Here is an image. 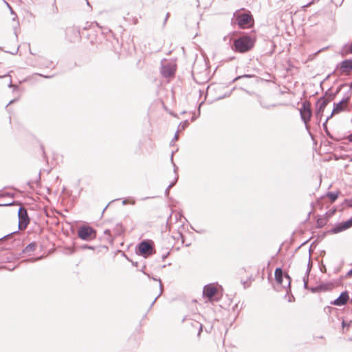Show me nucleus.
I'll return each mask as SVG.
<instances>
[{"instance_id": "nucleus-1", "label": "nucleus", "mask_w": 352, "mask_h": 352, "mask_svg": "<svg viewBox=\"0 0 352 352\" xmlns=\"http://www.w3.org/2000/svg\"><path fill=\"white\" fill-rule=\"evenodd\" d=\"M255 35H244L234 41L233 50L239 53H245L251 50L255 44Z\"/></svg>"}, {"instance_id": "nucleus-2", "label": "nucleus", "mask_w": 352, "mask_h": 352, "mask_svg": "<svg viewBox=\"0 0 352 352\" xmlns=\"http://www.w3.org/2000/svg\"><path fill=\"white\" fill-rule=\"evenodd\" d=\"M300 118L307 129H309V122L312 116L311 106L309 101L305 100L299 109Z\"/></svg>"}, {"instance_id": "nucleus-7", "label": "nucleus", "mask_w": 352, "mask_h": 352, "mask_svg": "<svg viewBox=\"0 0 352 352\" xmlns=\"http://www.w3.org/2000/svg\"><path fill=\"white\" fill-rule=\"evenodd\" d=\"M78 234L81 239L89 240L96 237V232L91 227L82 226L79 228Z\"/></svg>"}, {"instance_id": "nucleus-21", "label": "nucleus", "mask_w": 352, "mask_h": 352, "mask_svg": "<svg viewBox=\"0 0 352 352\" xmlns=\"http://www.w3.org/2000/svg\"><path fill=\"white\" fill-rule=\"evenodd\" d=\"M15 233H16V232H12L10 234H8L7 235H5L4 236H3L2 238L0 239V241L3 240L4 239H8V238L10 237L13 234H15Z\"/></svg>"}, {"instance_id": "nucleus-16", "label": "nucleus", "mask_w": 352, "mask_h": 352, "mask_svg": "<svg viewBox=\"0 0 352 352\" xmlns=\"http://www.w3.org/2000/svg\"><path fill=\"white\" fill-rule=\"evenodd\" d=\"M327 196L329 198L331 202H334L338 198V194L332 192H328Z\"/></svg>"}, {"instance_id": "nucleus-27", "label": "nucleus", "mask_w": 352, "mask_h": 352, "mask_svg": "<svg viewBox=\"0 0 352 352\" xmlns=\"http://www.w3.org/2000/svg\"><path fill=\"white\" fill-rule=\"evenodd\" d=\"M342 327L344 328V327L346 326V322L344 320L342 321Z\"/></svg>"}, {"instance_id": "nucleus-31", "label": "nucleus", "mask_w": 352, "mask_h": 352, "mask_svg": "<svg viewBox=\"0 0 352 352\" xmlns=\"http://www.w3.org/2000/svg\"><path fill=\"white\" fill-rule=\"evenodd\" d=\"M351 303L352 304V299L351 300Z\"/></svg>"}, {"instance_id": "nucleus-6", "label": "nucleus", "mask_w": 352, "mask_h": 352, "mask_svg": "<svg viewBox=\"0 0 352 352\" xmlns=\"http://www.w3.org/2000/svg\"><path fill=\"white\" fill-rule=\"evenodd\" d=\"M349 100L350 96H346L342 100H340L338 103H335L333 111L331 115L327 118L326 122H327L329 119L333 116V115L338 114L346 110L349 105Z\"/></svg>"}, {"instance_id": "nucleus-20", "label": "nucleus", "mask_w": 352, "mask_h": 352, "mask_svg": "<svg viewBox=\"0 0 352 352\" xmlns=\"http://www.w3.org/2000/svg\"><path fill=\"white\" fill-rule=\"evenodd\" d=\"M346 51L348 53L352 54V43L346 47Z\"/></svg>"}, {"instance_id": "nucleus-8", "label": "nucleus", "mask_w": 352, "mask_h": 352, "mask_svg": "<svg viewBox=\"0 0 352 352\" xmlns=\"http://www.w3.org/2000/svg\"><path fill=\"white\" fill-rule=\"evenodd\" d=\"M138 252L140 255L147 257L154 254L155 251L151 242L143 241L138 245Z\"/></svg>"}, {"instance_id": "nucleus-12", "label": "nucleus", "mask_w": 352, "mask_h": 352, "mask_svg": "<svg viewBox=\"0 0 352 352\" xmlns=\"http://www.w3.org/2000/svg\"><path fill=\"white\" fill-rule=\"evenodd\" d=\"M349 300V293L347 291H344L340 294L338 298L331 302V304L336 306H342L346 305Z\"/></svg>"}, {"instance_id": "nucleus-23", "label": "nucleus", "mask_w": 352, "mask_h": 352, "mask_svg": "<svg viewBox=\"0 0 352 352\" xmlns=\"http://www.w3.org/2000/svg\"><path fill=\"white\" fill-rule=\"evenodd\" d=\"M187 125H188V122H187V121H185L182 124H181L179 126V128L182 129H184Z\"/></svg>"}, {"instance_id": "nucleus-25", "label": "nucleus", "mask_w": 352, "mask_h": 352, "mask_svg": "<svg viewBox=\"0 0 352 352\" xmlns=\"http://www.w3.org/2000/svg\"><path fill=\"white\" fill-rule=\"evenodd\" d=\"M346 139L349 141V142H352V133L350 134L347 138Z\"/></svg>"}, {"instance_id": "nucleus-5", "label": "nucleus", "mask_w": 352, "mask_h": 352, "mask_svg": "<svg viewBox=\"0 0 352 352\" xmlns=\"http://www.w3.org/2000/svg\"><path fill=\"white\" fill-rule=\"evenodd\" d=\"M274 275L277 283L281 285L285 289L289 287L291 280L287 274H283V270L280 268H276Z\"/></svg>"}, {"instance_id": "nucleus-28", "label": "nucleus", "mask_w": 352, "mask_h": 352, "mask_svg": "<svg viewBox=\"0 0 352 352\" xmlns=\"http://www.w3.org/2000/svg\"><path fill=\"white\" fill-rule=\"evenodd\" d=\"M349 204L351 207H352V199L349 201Z\"/></svg>"}, {"instance_id": "nucleus-24", "label": "nucleus", "mask_w": 352, "mask_h": 352, "mask_svg": "<svg viewBox=\"0 0 352 352\" xmlns=\"http://www.w3.org/2000/svg\"><path fill=\"white\" fill-rule=\"evenodd\" d=\"M346 278L352 277V269L350 270L346 274Z\"/></svg>"}, {"instance_id": "nucleus-3", "label": "nucleus", "mask_w": 352, "mask_h": 352, "mask_svg": "<svg viewBox=\"0 0 352 352\" xmlns=\"http://www.w3.org/2000/svg\"><path fill=\"white\" fill-rule=\"evenodd\" d=\"M332 100L331 96H329L328 97L326 96H324L322 97H320L316 104V112L315 115L317 119L321 120L324 109L328 104V103Z\"/></svg>"}, {"instance_id": "nucleus-29", "label": "nucleus", "mask_w": 352, "mask_h": 352, "mask_svg": "<svg viewBox=\"0 0 352 352\" xmlns=\"http://www.w3.org/2000/svg\"><path fill=\"white\" fill-rule=\"evenodd\" d=\"M175 140H177L178 138V134H177V132L176 133L175 135V138H174Z\"/></svg>"}, {"instance_id": "nucleus-19", "label": "nucleus", "mask_w": 352, "mask_h": 352, "mask_svg": "<svg viewBox=\"0 0 352 352\" xmlns=\"http://www.w3.org/2000/svg\"><path fill=\"white\" fill-rule=\"evenodd\" d=\"M333 310V308L330 306H327L324 308V311L326 313H331Z\"/></svg>"}, {"instance_id": "nucleus-13", "label": "nucleus", "mask_w": 352, "mask_h": 352, "mask_svg": "<svg viewBox=\"0 0 352 352\" xmlns=\"http://www.w3.org/2000/svg\"><path fill=\"white\" fill-rule=\"evenodd\" d=\"M236 16L238 22H251L253 21L252 16L249 11H239Z\"/></svg>"}, {"instance_id": "nucleus-26", "label": "nucleus", "mask_w": 352, "mask_h": 352, "mask_svg": "<svg viewBox=\"0 0 352 352\" xmlns=\"http://www.w3.org/2000/svg\"><path fill=\"white\" fill-rule=\"evenodd\" d=\"M104 234H108V235H110V234H111V233H110V232H111L110 230H104Z\"/></svg>"}, {"instance_id": "nucleus-17", "label": "nucleus", "mask_w": 352, "mask_h": 352, "mask_svg": "<svg viewBox=\"0 0 352 352\" xmlns=\"http://www.w3.org/2000/svg\"><path fill=\"white\" fill-rule=\"evenodd\" d=\"M193 325L198 328V329H199L198 335H199L201 333V332L202 331V328H203L202 324L199 323V322L195 321V324Z\"/></svg>"}, {"instance_id": "nucleus-11", "label": "nucleus", "mask_w": 352, "mask_h": 352, "mask_svg": "<svg viewBox=\"0 0 352 352\" xmlns=\"http://www.w3.org/2000/svg\"><path fill=\"white\" fill-rule=\"evenodd\" d=\"M341 74H349L352 71V60L342 61L337 67Z\"/></svg>"}, {"instance_id": "nucleus-10", "label": "nucleus", "mask_w": 352, "mask_h": 352, "mask_svg": "<svg viewBox=\"0 0 352 352\" xmlns=\"http://www.w3.org/2000/svg\"><path fill=\"white\" fill-rule=\"evenodd\" d=\"M176 70V65L172 63L164 64L162 67L161 73L165 78L174 75Z\"/></svg>"}, {"instance_id": "nucleus-30", "label": "nucleus", "mask_w": 352, "mask_h": 352, "mask_svg": "<svg viewBox=\"0 0 352 352\" xmlns=\"http://www.w3.org/2000/svg\"><path fill=\"white\" fill-rule=\"evenodd\" d=\"M173 184H171L170 185H169L168 188H171V187L173 186Z\"/></svg>"}, {"instance_id": "nucleus-4", "label": "nucleus", "mask_w": 352, "mask_h": 352, "mask_svg": "<svg viewBox=\"0 0 352 352\" xmlns=\"http://www.w3.org/2000/svg\"><path fill=\"white\" fill-rule=\"evenodd\" d=\"M217 293V287L214 284H208L204 286L203 289V296L206 298L208 302L218 300V298H216Z\"/></svg>"}, {"instance_id": "nucleus-9", "label": "nucleus", "mask_w": 352, "mask_h": 352, "mask_svg": "<svg viewBox=\"0 0 352 352\" xmlns=\"http://www.w3.org/2000/svg\"><path fill=\"white\" fill-rule=\"evenodd\" d=\"M18 216L19 230L25 229L30 222L26 210L22 207H20L18 212Z\"/></svg>"}, {"instance_id": "nucleus-15", "label": "nucleus", "mask_w": 352, "mask_h": 352, "mask_svg": "<svg viewBox=\"0 0 352 352\" xmlns=\"http://www.w3.org/2000/svg\"><path fill=\"white\" fill-rule=\"evenodd\" d=\"M36 244L35 243H31L28 244L25 249L23 250V252L29 253L34 252L36 250Z\"/></svg>"}, {"instance_id": "nucleus-14", "label": "nucleus", "mask_w": 352, "mask_h": 352, "mask_svg": "<svg viewBox=\"0 0 352 352\" xmlns=\"http://www.w3.org/2000/svg\"><path fill=\"white\" fill-rule=\"evenodd\" d=\"M352 227V217L339 223L334 229L335 232H340Z\"/></svg>"}, {"instance_id": "nucleus-22", "label": "nucleus", "mask_w": 352, "mask_h": 352, "mask_svg": "<svg viewBox=\"0 0 352 352\" xmlns=\"http://www.w3.org/2000/svg\"><path fill=\"white\" fill-rule=\"evenodd\" d=\"M239 25V28H250L252 27V25H249V26H246L245 25L247 23H238Z\"/></svg>"}, {"instance_id": "nucleus-18", "label": "nucleus", "mask_w": 352, "mask_h": 352, "mask_svg": "<svg viewBox=\"0 0 352 352\" xmlns=\"http://www.w3.org/2000/svg\"><path fill=\"white\" fill-rule=\"evenodd\" d=\"M309 270L307 269V273H306V275L304 276L303 278V281H304V285H305V287H307V283H308V274H309Z\"/></svg>"}]
</instances>
